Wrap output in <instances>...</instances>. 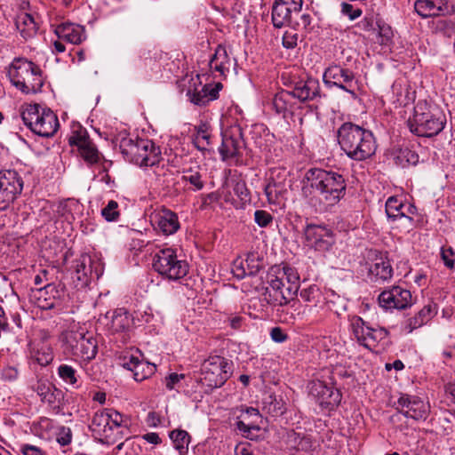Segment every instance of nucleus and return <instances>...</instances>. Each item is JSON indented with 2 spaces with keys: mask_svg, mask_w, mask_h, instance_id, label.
Wrapping results in <instances>:
<instances>
[{
  "mask_svg": "<svg viewBox=\"0 0 455 455\" xmlns=\"http://www.w3.org/2000/svg\"><path fill=\"white\" fill-rule=\"evenodd\" d=\"M338 141L347 156L355 161L371 157L377 148L372 132L352 123H345L339 127Z\"/></svg>",
  "mask_w": 455,
  "mask_h": 455,
  "instance_id": "f257e3e1",
  "label": "nucleus"
},
{
  "mask_svg": "<svg viewBox=\"0 0 455 455\" xmlns=\"http://www.w3.org/2000/svg\"><path fill=\"white\" fill-rule=\"evenodd\" d=\"M445 116L438 107L425 100L414 107L413 116L409 118L410 131L421 137H432L441 132L444 127Z\"/></svg>",
  "mask_w": 455,
  "mask_h": 455,
  "instance_id": "f03ea898",
  "label": "nucleus"
},
{
  "mask_svg": "<svg viewBox=\"0 0 455 455\" xmlns=\"http://www.w3.org/2000/svg\"><path fill=\"white\" fill-rule=\"evenodd\" d=\"M8 76L12 84L26 94L36 93L44 85L41 68L26 58H15L12 61Z\"/></svg>",
  "mask_w": 455,
  "mask_h": 455,
  "instance_id": "7ed1b4c3",
  "label": "nucleus"
},
{
  "mask_svg": "<svg viewBox=\"0 0 455 455\" xmlns=\"http://www.w3.org/2000/svg\"><path fill=\"white\" fill-rule=\"evenodd\" d=\"M315 188L320 209L327 211L345 195L346 184L340 174L315 167Z\"/></svg>",
  "mask_w": 455,
  "mask_h": 455,
  "instance_id": "20e7f679",
  "label": "nucleus"
},
{
  "mask_svg": "<svg viewBox=\"0 0 455 455\" xmlns=\"http://www.w3.org/2000/svg\"><path fill=\"white\" fill-rule=\"evenodd\" d=\"M20 112L24 124L38 136L50 138L58 131V117L48 108L37 103L24 104Z\"/></svg>",
  "mask_w": 455,
  "mask_h": 455,
  "instance_id": "39448f33",
  "label": "nucleus"
},
{
  "mask_svg": "<svg viewBox=\"0 0 455 455\" xmlns=\"http://www.w3.org/2000/svg\"><path fill=\"white\" fill-rule=\"evenodd\" d=\"M64 352L83 361L92 360L98 352L93 335L84 329H70L62 333Z\"/></svg>",
  "mask_w": 455,
  "mask_h": 455,
  "instance_id": "423d86ee",
  "label": "nucleus"
},
{
  "mask_svg": "<svg viewBox=\"0 0 455 455\" xmlns=\"http://www.w3.org/2000/svg\"><path fill=\"white\" fill-rule=\"evenodd\" d=\"M232 374L231 363L222 356H209L201 365L199 383L206 392L222 387Z\"/></svg>",
  "mask_w": 455,
  "mask_h": 455,
  "instance_id": "0eeeda50",
  "label": "nucleus"
},
{
  "mask_svg": "<svg viewBox=\"0 0 455 455\" xmlns=\"http://www.w3.org/2000/svg\"><path fill=\"white\" fill-rule=\"evenodd\" d=\"M153 267L162 276L169 280H179L187 275L188 264L178 258L176 250L165 248L160 250L153 259Z\"/></svg>",
  "mask_w": 455,
  "mask_h": 455,
  "instance_id": "6e6552de",
  "label": "nucleus"
},
{
  "mask_svg": "<svg viewBox=\"0 0 455 455\" xmlns=\"http://www.w3.org/2000/svg\"><path fill=\"white\" fill-rule=\"evenodd\" d=\"M296 99L301 103L311 100V87L308 82L297 84L292 92L281 91L277 92L273 99V108L278 115L283 117L287 114L292 113Z\"/></svg>",
  "mask_w": 455,
  "mask_h": 455,
  "instance_id": "1a4fd4ad",
  "label": "nucleus"
},
{
  "mask_svg": "<svg viewBox=\"0 0 455 455\" xmlns=\"http://www.w3.org/2000/svg\"><path fill=\"white\" fill-rule=\"evenodd\" d=\"M23 180L14 170L0 172V211H6L20 196Z\"/></svg>",
  "mask_w": 455,
  "mask_h": 455,
  "instance_id": "9d476101",
  "label": "nucleus"
},
{
  "mask_svg": "<svg viewBox=\"0 0 455 455\" xmlns=\"http://www.w3.org/2000/svg\"><path fill=\"white\" fill-rule=\"evenodd\" d=\"M351 327L357 341L363 347L373 349L387 339L388 331L385 328H372L368 326L361 317H354Z\"/></svg>",
  "mask_w": 455,
  "mask_h": 455,
  "instance_id": "9b49d317",
  "label": "nucleus"
},
{
  "mask_svg": "<svg viewBox=\"0 0 455 455\" xmlns=\"http://www.w3.org/2000/svg\"><path fill=\"white\" fill-rule=\"evenodd\" d=\"M243 146V130L239 124H234L222 132V143L219 152L223 161L240 156Z\"/></svg>",
  "mask_w": 455,
  "mask_h": 455,
  "instance_id": "f8f14e48",
  "label": "nucleus"
},
{
  "mask_svg": "<svg viewBox=\"0 0 455 455\" xmlns=\"http://www.w3.org/2000/svg\"><path fill=\"white\" fill-rule=\"evenodd\" d=\"M142 355L137 350L124 352L119 357L120 364L133 373L136 381H142L150 377L156 371V365L144 361Z\"/></svg>",
  "mask_w": 455,
  "mask_h": 455,
  "instance_id": "ddd939ff",
  "label": "nucleus"
},
{
  "mask_svg": "<svg viewBox=\"0 0 455 455\" xmlns=\"http://www.w3.org/2000/svg\"><path fill=\"white\" fill-rule=\"evenodd\" d=\"M379 303L386 309H405L412 305V297L409 290L393 286L379 294Z\"/></svg>",
  "mask_w": 455,
  "mask_h": 455,
  "instance_id": "4468645a",
  "label": "nucleus"
},
{
  "mask_svg": "<svg viewBox=\"0 0 455 455\" xmlns=\"http://www.w3.org/2000/svg\"><path fill=\"white\" fill-rule=\"evenodd\" d=\"M60 291L53 283L44 287L32 289L29 301L42 310L53 309L60 305Z\"/></svg>",
  "mask_w": 455,
  "mask_h": 455,
  "instance_id": "2eb2a0df",
  "label": "nucleus"
},
{
  "mask_svg": "<svg viewBox=\"0 0 455 455\" xmlns=\"http://www.w3.org/2000/svg\"><path fill=\"white\" fill-rule=\"evenodd\" d=\"M397 410L407 418L420 420L427 419L429 406L418 396L403 394L397 400Z\"/></svg>",
  "mask_w": 455,
  "mask_h": 455,
  "instance_id": "dca6fc26",
  "label": "nucleus"
},
{
  "mask_svg": "<svg viewBox=\"0 0 455 455\" xmlns=\"http://www.w3.org/2000/svg\"><path fill=\"white\" fill-rule=\"evenodd\" d=\"M70 145L77 147L80 156L89 165L97 164L100 159V154L85 132H77L69 138Z\"/></svg>",
  "mask_w": 455,
  "mask_h": 455,
  "instance_id": "f3484780",
  "label": "nucleus"
},
{
  "mask_svg": "<svg viewBox=\"0 0 455 455\" xmlns=\"http://www.w3.org/2000/svg\"><path fill=\"white\" fill-rule=\"evenodd\" d=\"M132 325V319L129 313L124 308H117L111 313L110 321L107 323L111 334H119L123 343L127 342L130 338V331Z\"/></svg>",
  "mask_w": 455,
  "mask_h": 455,
  "instance_id": "a211bd4d",
  "label": "nucleus"
},
{
  "mask_svg": "<svg viewBox=\"0 0 455 455\" xmlns=\"http://www.w3.org/2000/svg\"><path fill=\"white\" fill-rule=\"evenodd\" d=\"M268 286L264 293L265 299L272 305L283 306L293 299L292 295L285 292L287 285L281 275H269Z\"/></svg>",
  "mask_w": 455,
  "mask_h": 455,
  "instance_id": "6ab92c4d",
  "label": "nucleus"
},
{
  "mask_svg": "<svg viewBox=\"0 0 455 455\" xmlns=\"http://www.w3.org/2000/svg\"><path fill=\"white\" fill-rule=\"evenodd\" d=\"M123 422V416L114 409H105L98 411L92 418L93 431L99 434L108 436V432L111 431L114 427H121Z\"/></svg>",
  "mask_w": 455,
  "mask_h": 455,
  "instance_id": "aec40b11",
  "label": "nucleus"
},
{
  "mask_svg": "<svg viewBox=\"0 0 455 455\" xmlns=\"http://www.w3.org/2000/svg\"><path fill=\"white\" fill-rule=\"evenodd\" d=\"M154 221L157 229L164 235H173L180 228L178 214L165 207L155 214Z\"/></svg>",
  "mask_w": 455,
  "mask_h": 455,
  "instance_id": "412c9836",
  "label": "nucleus"
},
{
  "mask_svg": "<svg viewBox=\"0 0 455 455\" xmlns=\"http://www.w3.org/2000/svg\"><path fill=\"white\" fill-rule=\"evenodd\" d=\"M448 9L447 0H417L414 3L415 12L423 19L443 15Z\"/></svg>",
  "mask_w": 455,
  "mask_h": 455,
  "instance_id": "4be33fe9",
  "label": "nucleus"
},
{
  "mask_svg": "<svg viewBox=\"0 0 455 455\" xmlns=\"http://www.w3.org/2000/svg\"><path fill=\"white\" fill-rule=\"evenodd\" d=\"M92 277V259L89 255L83 254L76 260L73 281L76 287L84 288L90 283Z\"/></svg>",
  "mask_w": 455,
  "mask_h": 455,
  "instance_id": "5701e85b",
  "label": "nucleus"
},
{
  "mask_svg": "<svg viewBox=\"0 0 455 455\" xmlns=\"http://www.w3.org/2000/svg\"><path fill=\"white\" fill-rule=\"evenodd\" d=\"M55 33L60 39L73 44H79L86 38L84 28L74 23H62L57 26Z\"/></svg>",
  "mask_w": 455,
  "mask_h": 455,
  "instance_id": "b1692460",
  "label": "nucleus"
},
{
  "mask_svg": "<svg viewBox=\"0 0 455 455\" xmlns=\"http://www.w3.org/2000/svg\"><path fill=\"white\" fill-rule=\"evenodd\" d=\"M315 390H317L319 405L324 409L332 410L340 402L339 392L321 380L315 381Z\"/></svg>",
  "mask_w": 455,
  "mask_h": 455,
  "instance_id": "393cba45",
  "label": "nucleus"
},
{
  "mask_svg": "<svg viewBox=\"0 0 455 455\" xmlns=\"http://www.w3.org/2000/svg\"><path fill=\"white\" fill-rule=\"evenodd\" d=\"M209 65L211 70L219 73L220 76H227L231 68V59L225 46L218 45Z\"/></svg>",
  "mask_w": 455,
  "mask_h": 455,
  "instance_id": "a878e982",
  "label": "nucleus"
},
{
  "mask_svg": "<svg viewBox=\"0 0 455 455\" xmlns=\"http://www.w3.org/2000/svg\"><path fill=\"white\" fill-rule=\"evenodd\" d=\"M34 390L40 396L43 403H46L51 406H55L63 397V393L54 385L46 381H38Z\"/></svg>",
  "mask_w": 455,
  "mask_h": 455,
  "instance_id": "bb28decb",
  "label": "nucleus"
},
{
  "mask_svg": "<svg viewBox=\"0 0 455 455\" xmlns=\"http://www.w3.org/2000/svg\"><path fill=\"white\" fill-rule=\"evenodd\" d=\"M296 17L297 15L286 9L284 5L280 4L276 1L274 2L272 6V23L275 28L292 27L294 18Z\"/></svg>",
  "mask_w": 455,
  "mask_h": 455,
  "instance_id": "cd10ccee",
  "label": "nucleus"
},
{
  "mask_svg": "<svg viewBox=\"0 0 455 455\" xmlns=\"http://www.w3.org/2000/svg\"><path fill=\"white\" fill-rule=\"evenodd\" d=\"M436 314V308L435 306L427 305L420 309L417 315L407 320L405 324V330L407 332H411L413 330L421 327L422 325L428 323Z\"/></svg>",
  "mask_w": 455,
  "mask_h": 455,
  "instance_id": "c85d7f7f",
  "label": "nucleus"
},
{
  "mask_svg": "<svg viewBox=\"0 0 455 455\" xmlns=\"http://www.w3.org/2000/svg\"><path fill=\"white\" fill-rule=\"evenodd\" d=\"M285 191V185L283 182L276 181L273 177L267 179L264 192L270 204H280Z\"/></svg>",
  "mask_w": 455,
  "mask_h": 455,
  "instance_id": "c756f323",
  "label": "nucleus"
},
{
  "mask_svg": "<svg viewBox=\"0 0 455 455\" xmlns=\"http://www.w3.org/2000/svg\"><path fill=\"white\" fill-rule=\"evenodd\" d=\"M334 242V235L330 228L315 225V250L328 251Z\"/></svg>",
  "mask_w": 455,
  "mask_h": 455,
  "instance_id": "7c9ffc66",
  "label": "nucleus"
},
{
  "mask_svg": "<svg viewBox=\"0 0 455 455\" xmlns=\"http://www.w3.org/2000/svg\"><path fill=\"white\" fill-rule=\"evenodd\" d=\"M16 27L26 40L33 37L38 29V25L34 17L27 12L21 13L17 17Z\"/></svg>",
  "mask_w": 455,
  "mask_h": 455,
  "instance_id": "2f4dec72",
  "label": "nucleus"
},
{
  "mask_svg": "<svg viewBox=\"0 0 455 455\" xmlns=\"http://www.w3.org/2000/svg\"><path fill=\"white\" fill-rule=\"evenodd\" d=\"M369 272L377 279L387 280L393 275V268L389 260L380 255L377 256L374 262L370 266Z\"/></svg>",
  "mask_w": 455,
  "mask_h": 455,
  "instance_id": "473e14b6",
  "label": "nucleus"
},
{
  "mask_svg": "<svg viewBox=\"0 0 455 455\" xmlns=\"http://www.w3.org/2000/svg\"><path fill=\"white\" fill-rule=\"evenodd\" d=\"M262 411L273 417L280 416L285 411L284 402L274 394H266L262 399Z\"/></svg>",
  "mask_w": 455,
  "mask_h": 455,
  "instance_id": "72a5a7b5",
  "label": "nucleus"
},
{
  "mask_svg": "<svg viewBox=\"0 0 455 455\" xmlns=\"http://www.w3.org/2000/svg\"><path fill=\"white\" fill-rule=\"evenodd\" d=\"M392 91L399 105L407 106L414 100L415 92L411 90L406 82L395 81L392 86Z\"/></svg>",
  "mask_w": 455,
  "mask_h": 455,
  "instance_id": "f704fd0d",
  "label": "nucleus"
},
{
  "mask_svg": "<svg viewBox=\"0 0 455 455\" xmlns=\"http://www.w3.org/2000/svg\"><path fill=\"white\" fill-rule=\"evenodd\" d=\"M169 437L172 440L175 450L180 455L187 454L191 441L190 435L183 429H174L170 432Z\"/></svg>",
  "mask_w": 455,
  "mask_h": 455,
  "instance_id": "c9c22d12",
  "label": "nucleus"
},
{
  "mask_svg": "<svg viewBox=\"0 0 455 455\" xmlns=\"http://www.w3.org/2000/svg\"><path fill=\"white\" fill-rule=\"evenodd\" d=\"M278 274L283 277L284 283H287L285 292L289 295H296L299 288V277L297 271L292 267H284L282 271L279 270Z\"/></svg>",
  "mask_w": 455,
  "mask_h": 455,
  "instance_id": "e433bc0d",
  "label": "nucleus"
},
{
  "mask_svg": "<svg viewBox=\"0 0 455 455\" xmlns=\"http://www.w3.org/2000/svg\"><path fill=\"white\" fill-rule=\"evenodd\" d=\"M343 68L338 66L331 67L326 69L323 74V81L327 84L336 85L348 92H350L353 97H355V93L353 89L347 88V85L341 84L340 78H342Z\"/></svg>",
  "mask_w": 455,
  "mask_h": 455,
  "instance_id": "4c0bfd02",
  "label": "nucleus"
},
{
  "mask_svg": "<svg viewBox=\"0 0 455 455\" xmlns=\"http://www.w3.org/2000/svg\"><path fill=\"white\" fill-rule=\"evenodd\" d=\"M193 144L200 151L208 150L211 145V134L206 124H202L196 127V134L193 139Z\"/></svg>",
  "mask_w": 455,
  "mask_h": 455,
  "instance_id": "58836bf2",
  "label": "nucleus"
},
{
  "mask_svg": "<svg viewBox=\"0 0 455 455\" xmlns=\"http://www.w3.org/2000/svg\"><path fill=\"white\" fill-rule=\"evenodd\" d=\"M150 147H152V140L137 139L135 149H133L132 154L128 161L132 162L140 166L141 163H143L144 160L147 159L145 156V153L150 150Z\"/></svg>",
  "mask_w": 455,
  "mask_h": 455,
  "instance_id": "ea45409f",
  "label": "nucleus"
},
{
  "mask_svg": "<svg viewBox=\"0 0 455 455\" xmlns=\"http://www.w3.org/2000/svg\"><path fill=\"white\" fill-rule=\"evenodd\" d=\"M403 204L395 196H390L386 202V213L388 219L395 220L397 219L405 218L409 221L411 220L410 217H407L403 212L402 208Z\"/></svg>",
  "mask_w": 455,
  "mask_h": 455,
  "instance_id": "a19ab883",
  "label": "nucleus"
},
{
  "mask_svg": "<svg viewBox=\"0 0 455 455\" xmlns=\"http://www.w3.org/2000/svg\"><path fill=\"white\" fill-rule=\"evenodd\" d=\"M181 180L189 182L193 186L194 191H199L204 187V181L202 179V174L198 167L196 169H185Z\"/></svg>",
  "mask_w": 455,
  "mask_h": 455,
  "instance_id": "79ce46f5",
  "label": "nucleus"
},
{
  "mask_svg": "<svg viewBox=\"0 0 455 455\" xmlns=\"http://www.w3.org/2000/svg\"><path fill=\"white\" fill-rule=\"evenodd\" d=\"M259 266H250L249 259L235 261L233 274L238 279H243L246 275H251L259 271Z\"/></svg>",
  "mask_w": 455,
  "mask_h": 455,
  "instance_id": "37998d69",
  "label": "nucleus"
},
{
  "mask_svg": "<svg viewBox=\"0 0 455 455\" xmlns=\"http://www.w3.org/2000/svg\"><path fill=\"white\" fill-rule=\"evenodd\" d=\"M395 164L401 167H405L409 164H416L419 161V156L409 148H401L395 156Z\"/></svg>",
  "mask_w": 455,
  "mask_h": 455,
  "instance_id": "c03bdc74",
  "label": "nucleus"
},
{
  "mask_svg": "<svg viewBox=\"0 0 455 455\" xmlns=\"http://www.w3.org/2000/svg\"><path fill=\"white\" fill-rule=\"evenodd\" d=\"M57 372L59 377L67 384L76 386L77 384L76 370L68 364H60Z\"/></svg>",
  "mask_w": 455,
  "mask_h": 455,
  "instance_id": "a18cd8bd",
  "label": "nucleus"
},
{
  "mask_svg": "<svg viewBox=\"0 0 455 455\" xmlns=\"http://www.w3.org/2000/svg\"><path fill=\"white\" fill-rule=\"evenodd\" d=\"M301 193L308 206L311 205L313 195V168L308 169L301 180Z\"/></svg>",
  "mask_w": 455,
  "mask_h": 455,
  "instance_id": "49530a36",
  "label": "nucleus"
},
{
  "mask_svg": "<svg viewBox=\"0 0 455 455\" xmlns=\"http://www.w3.org/2000/svg\"><path fill=\"white\" fill-rule=\"evenodd\" d=\"M206 91L207 88L204 85L201 89L196 87L192 90L189 88L187 92V96L193 104L204 106L208 103Z\"/></svg>",
  "mask_w": 455,
  "mask_h": 455,
  "instance_id": "de8ad7c7",
  "label": "nucleus"
},
{
  "mask_svg": "<svg viewBox=\"0 0 455 455\" xmlns=\"http://www.w3.org/2000/svg\"><path fill=\"white\" fill-rule=\"evenodd\" d=\"M101 215L107 221H116L120 216L117 202L110 200L101 210Z\"/></svg>",
  "mask_w": 455,
  "mask_h": 455,
  "instance_id": "09e8293b",
  "label": "nucleus"
},
{
  "mask_svg": "<svg viewBox=\"0 0 455 455\" xmlns=\"http://www.w3.org/2000/svg\"><path fill=\"white\" fill-rule=\"evenodd\" d=\"M145 155L147 159L141 163L140 166H154L157 164L161 159L160 148L156 147L153 141L152 147H150V150L145 153Z\"/></svg>",
  "mask_w": 455,
  "mask_h": 455,
  "instance_id": "8fccbe9b",
  "label": "nucleus"
},
{
  "mask_svg": "<svg viewBox=\"0 0 455 455\" xmlns=\"http://www.w3.org/2000/svg\"><path fill=\"white\" fill-rule=\"evenodd\" d=\"M233 193L243 202L250 200V194L246 183L243 180L232 181Z\"/></svg>",
  "mask_w": 455,
  "mask_h": 455,
  "instance_id": "3c124183",
  "label": "nucleus"
},
{
  "mask_svg": "<svg viewBox=\"0 0 455 455\" xmlns=\"http://www.w3.org/2000/svg\"><path fill=\"white\" fill-rule=\"evenodd\" d=\"M137 139L132 140L130 137H124L121 139L119 148L122 154L127 160H129L130 156L132 154L133 149H135Z\"/></svg>",
  "mask_w": 455,
  "mask_h": 455,
  "instance_id": "603ef678",
  "label": "nucleus"
},
{
  "mask_svg": "<svg viewBox=\"0 0 455 455\" xmlns=\"http://www.w3.org/2000/svg\"><path fill=\"white\" fill-rule=\"evenodd\" d=\"M33 359L41 366L48 365L53 359V355L49 348L36 350L33 354Z\"/></svg>",
  "mask_w": 455,
  "mask_h": 455,
  "instance_id": "864d4df0",
  "label": "nucleus"
},
{
  "mask_svg": "<svg viewBox=\"0 0 455 455\" xmlns=\"http://www.w3.org/2000/svg\"><path fill=\"white\" fill-rule=\"evenodd\" d=\"M313 238V224L308 222V218L306 220V225L302 228V235H301V243H303L305 248L312 249Z\"/></svg>",
  "mask_w": 455,
  "mask_h": 455,
  "instance_id": "5fc2aeb1",
  "label": "nucleus"
},
{
  "mask_svg": "<svg viewBox=\"0 0 455 455\" xmlns=\"http://www.w3.org/2000/svg\"><path fill=\"white\" fill-rule=\"evenodd\" d=\"M254 220L260 228H267L273 222V216L264 210H257L254 212Z\"/></svg>",
  "mask_w": 455,
  "mask_h": 455,
  "instance_id": "6e6d98bb",
  "label": "nucleus"
},
{
  "mask_svg": "<svg viewBox=\"0 0 455 455\" xmlns=\"http://www.w3.org/2000/svg\"><path fill=\"white\" fill-rule=\"evenodd\" d=\"M236 428L243 434V435L248 439L253 440L254 431H259V427L256 425H248L242 420L236 422Z\"/></svg>",
  "mask_w": 455,
  "mask_h": 455,
  "instance_id": "4d7b16f0",
  "label": "nucleus"
},
{
  "mask_svg": "<svg viewBox=\"0 0 455 455\" xmlns=\"http://www.w3.org/2000/svg\"><path fill=\"white\" fill-rule=\"evenodd\" d=\"M378 27H379L378 43L382 45L387 44L393 36V31H392L391 27L388 25H386V24H382V25L379 24Z\"/></svg>",
  "mask_w": 455,
  "mask_h": 455,
  "instance_id": "13d9d810",
  "label": "nucleus"
},
{
  "mask_svg": "<svg viewBox=\"0 0 455 455\" xmlns=\"http://www.w3.org/2000/svg\"><path fill=\"white\" fill-rule=\"evenodd\" d=\"M316 346L318 347V348L323 349V353L319 352L320 360L334 355V352L331 351L330 348V347L331 346V339L324 337L321 340L317 341Z\"/></svg>",
  "mask_w": 455,
  "mask_h": 455,
  "instance_id": "bf43d9fd",
  "label": "nucleus"
},
{
  "mask_svg": "<svg viewBox=\"0 0 455 455\" xmlns=\"http://www.w3.org/2000/svg\"><path fill=\"white\" fill-rule=\"evenodd\" d=\"M311 15L308 13H304L300 16L299 20L294 18V21L292 24V28H301L304 29H311Z\"/></svg>",
  "mask_w": 455,
  "mask_h": 455,
  "instance_id": "052dcab7",
  "label": "nucleus"
},
{
  "mask_svg": "<svg viewBox=\"0 0 455 455\" xmlns=\"http://www.w3.org/2000/svg\"><path fill=\"white\" fill-rule=\"evenodd\" d=\"M341 11L344 14L347 15L350 20H355L362 15L360 9H355L352 4L347 3L342 4Z\"/></svg>",
  "mask_w": 455,
  "mask_h": 455,
  "instance_id": "680f3d73",
  "label": "nucleus"
},
{
  "mask_svg": "<svg viewBox=\"0 0 455 455\" xmlns=\"http://www.w3.org/2000/svg\"><path fill=\"white\" fill-rule=\"evenodd\" d=\"M204 86L207 88L206 94L208 102L216 100L219 96L220 90L222 88V84L220 83H218L214 85L205 84Z\"/></svg>",
  "mask_w": 455,
  "mask_h": 455,
  "instance_id": "e2e57ef3",
  "label": "nucleus"
},
{
  "mask_svg": "<svg viewBox=\"0 0 455 455\" xmlns=\"http://www.w3.org/2000/svg\"><path fill=\"white\" fill-rule=\"evenodd\" d=\"M453 256V251L451 248H442L441 251V257L442 259L444 262V265L449 268H453L454 267V260L451 259Z\"/></svg>",
  "mask_w": 455,
  "mask_h": 455,
  "instance_id": "0e129e2a",
  "label": "nucleus"
},
{
  "mask_svg": "<svg viewBox=\"0 0 455 455\" xmlns=\"http://www.w3.org/2000/svg\"><path fill=\"white\" fill-rule=\"evenodd\" d=\"M271 339L278 343H282L288 339L286 333L280 327H274L270 331Z\"/></svg>",
  "mask_w": 455,
  "mask_h": 455,
  "instance_id": "69168bd1",
  "label": "nucleus"
},
{
  "mask_svg": "<svg viewBox=\"0 0 455 455\" xmlns=\"http://www.w3.org/2000/svg\"><path fill=\"white\" fill-rule=\"evenodd\" d=\"M146 423L150 427H156L161 423V418L156 412L150 411L147 416Z\"/></svg>",
  "mask_w": 455,
  "mask_h": 455,
  "instance_id": "338daca9",
  "label": "nucleus"
},
{
  "mask_svg": "<svg viewBox=\"0 0 455 455\" xmlns=\"http://www.w3.org/2000/svg\"><path fill=\"white\" fill-rule=\"evenodd\" d=\"M21 451L24 455H44L40 448L31 444H23Z\"/></svg>",
  "mask_w": 455,
  "mask_h": 455,
  "instance_id": "774afa93",
  "label": "nucleus"
}]
</instances>
